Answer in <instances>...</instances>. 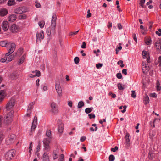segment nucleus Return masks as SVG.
Listing matches in <instances>:
<instances>
[{
	"label": "nucleus",
	"mask_w": 161,
	"mask_h": 161,
	"mask_svg": "<svg viewBox=\"0 0 161 161\" xmlns=\"http://www.w3.org/2000/svg\"><path fill=\"white\" fill-rule=\"evenodd\" d=\"M64 156L63 154H62L60 156V158L59 159V161H64Z\"/></svg>",
	"instance_id": "5fc2aeb1"
},
{
	"label": "nucleus",
	"mask_w": 161,
	"mask_h": 161,
	"mask_svg": "<svg viewBox=\"0 0 161 161\" xmlns=\"http://www.w3.org/2000/svg\"><path fill=\"white\" fill-rule=\"evenodd\" d=\"M58 131L60 133L62 134L63 132L64 127V124L60 120H58Z\"/></svg>",
	"instance_id": "6e6552de"
},
{
	"label": "nucleus",
	"mask_w": 161,
	"mask_h": 161,
	"mask_svg": "<svg viewBox=\"0 0 161 161\" xmlns=\"http://www.w3.org/2000/svg\"><path fill=\"white\" fill-rule=\"evenodd\" d=\"M152 41L150 38H147L145 40L146 44L147 45H150Z\"/></svg>",
	"instance_id": "4c0bfd02"
},
{
	"label": "nucleus",
	"mask_w": 161,
	"mask_h": 161,
	"mask_svg": "<svg viewBox=\"0 0 161 161\" xmlns=\"http://www.w3.org/2000/svg\"><path fill=\"white\" fill-rule=\"evenodd\" d=\"M158 62L159 63V65L161 66V56H159L158 58Z\"/></svg>",
	"instance_id": "774afa93"
},
{
	"label": "nucleus",
	"mask_w": 161,
	"mask_h": 161,
	"mask_svg": "<svg viewBox=\"0 0 161 161\" xmlns=\"http://www.w3.org/2000/svg\"><path fill=\"white\" fill-rule=\"evenodd\" d=\"M79 30L75 32H71L69 33V36H72L73 35H75L77 34L78 33V32H79Z\"/></svg>",
	"instance_id": "a18cd8bd"
},
{
	"label": "nucleus",
	"mask_w": 161,
	"mask_h": 161,
	"mask_svg": "<svg viewBox=\"0 0 161 161\" xmlns=\"http://www.w3.org/2000/svg\"><path fill=\"white\" fill-rule=\"evenodd\" d=\"M132 94L131 95V96L133 98H135L136 97V95L135 92L134 90H132L131 91Z\"/></svg>",
	"instance_id": "c03bdc74"
},
{
	"label": "nucleus",
	"mask_w": 161,
	"mask_h": 161,
	"mask_svg": "<svg viewBox=\"0 0 161 161\" xmlns=\"http://www.w3.org/2000/svg\"><path fill=\"white\" fill-rule=\"evenodd\" d=\"M2 27L3 30L7 31L9 28L8 23V22L7 21H3L2 24Z\"/></svg>",
	"instance_id": "dca6fc26"
},
{
	"label": "nucleus",
	"mask_w": 161,
	"mask_h": 161,
	"mask_svg": "<svg viewBox=\"0 0 161 161\" xmlns=\"http://www.w3.org/2000/svg\"><path fill=\"white\" fill-rule=\"evenodd\" d=\"M23 52V49L22 48H19L17 52V53L15 54V56H17L18 57L20 56Z\"/></svg>",
	"instance_id": "5701e85b"
},
{
	"label": "nucleus",
	"mask_w": 161,
	"mask_h": 161,
	"mask_svg": "<svg viewBox=\"0 0 161 161\" xmlns=\"http://www.w3.org/2000/svg\"><path fill=\"white\" fill-rule=\"evenodd\" d=\"M58 153V150L57 149L55 151H54L53 153V158L54 159H56L58 158L57 153Z\"/></svg>",
	"instance_id": "bb28decb"
},
{
	"label": "nucleus",
	"mask_w": 161,
	"mask_h": 161,
	"mask_svg": "<svg viewBox=\"0 0 161 161\" xmlns=\"http://www.w3.org/2000/svg\"><path fill=\"white\" fill-rule=\"evenodd\" d=\"M86 43L85 42L82 43L81 47L82 48H86Z\"/></svg>",
	"instance_id": "69168bd1"
},
{
	"label": "nucleus",
	"mask_w": 161,
	"mask_h": 161,
	"mask_svg": "<svg viewBox=\"0 0 161 161\" xmlns=\"http://www.w3.org/2000/svg\"><path fill=\"white\" fill-rule=\"evenodd\" d=\"M74 62L76 64H78L79 62V59L78 57H75L74 59Z\"/></svg>",
	"instance_id": "de8ad7c7"
},
{
	"label": "nucleus",
	"mask_w": 161,
	"mask_h": 161,
	"mask_svg": "<svg viewBox=\"0 0 161 161\" xmlns=\"http://www.w3.org/2000/svg\"><path fill=\"white\" fill-rule=\"evenodd\" d=\"M37 121V118L36 116H35L32 122V126L31 128V131H34L36 128Z\"/></svg>",
	"instance_id": "f8f14e48"
},
{
	"label": "nucleus",
	"mask_w": 161,
	"mask_h": 161,
	"mask_svg": "<svg viewBox=\"0 0 161 161\" xmlns=\"http://www.w3.org/2000/svg\"><path fill=\"white\" fill-rule=\"evenodd\" d=\"M142 55L143 56V58H147V63H150V62L149 54L147 51H143L142 53Z\"/></svg>",
	"instance_id": "9b49d317"
},
{
	"label": "nucleus",
	"mask_w": 161,
	"mask_h": 161,
	"mask_svg": "<svg viewBox=\"0 0 161 161\" xmlns=\"http://www.w3.org/2000/svg\"><path fill=\"white\" fill-rule=\"evenodd\" d=\"M7 44V41H2L0 42V46L2 47H6Z\"/></svg>",
	"instance_id": "f704fd0d"
},
{
	"label": "nucleus",
	"mask_w": 161,
	"mask_h": 161,
	"mask_svg": "<svg viewBox=\"0 0 161 161\" xmlns=\"http://www.w3.org/2000/svg\"><path fill=\"white\" fill-rule=\"evenodd\" d=\"M27 8L25 7H19L14 10V12L17 14H21L25 13L27 11Z\"/></svg>",
	"instance_id": "39448f33"
},
{
	"label": "nucleus",
	"mask_w": 161,
	"mask_h": 161,
	"mask_svg": "<svg viewBox=\"0 0 161 161\" xmlns=\"http://www.w3.org/2000/svg\"><path fill=\"white\" fill-rule=\"evenodd\" d=\"M156 34L160 36H161V29H159L158 31H156Z\"/></svg>",
	"instance_id": "603ef678"
},
{
	"label": "nucleus",
	"mask_w": 161,
	"mask_h": 161,
	"mask_svg": "<svg viewBox=\"0 0 161 161\" xmlns=\"http://www.w3.org/2000/svg\"><path fill=\"white\" fill-rule=\"evenodd\" d=\"M149 69V67L146 65L145 63H143L142 64V70L143 73H145Z\"/></svg>",
	"instance_id": "6ab92c4d"
},
{
	"label": "nucleus",
	"mask_w": 161,
	"mask_h": 161,
	"mask_svg": "<svg viewBox=\"0 0 161 161\" xmlns=\"http://www.w3.org/2000/svg\"><path fill=\"white\" fill-rule=\"evenodd\" d=\"M15 151L12 149L6 153L5 154V158L8 160H11L15 156Z\"/></svg>",
	"instance_id": "7ed1b4c3"
},
{
	"label": "nucleus",
	"mask_w": 161,
	"mask_h": 161,
	"mask_svg": "<svg viewBox=\"0 0 161 161\" xmlns=\"http://www.w3.org/2000/svg\"><path fill=\"white\" fill-rule=\"evenodd\" d=\"M44 33L43 31L42 30H41L39 32H37L36 34L37 42L39 41L40 42L41 39H42L44 38Z\"/></svg>",
	"instance_id": "9d476101"
},
{
	"label": "nucleus",
	"mask_w": 161,
	"mask_h": 161,
	"mask_svg": "<svg viewBox=\"0 0 161 161\" xmlns=\"http://www.w3.org/2000/svg\"><path fill=\"white\" fill-rule=\"evenodd\" d=\"M4 92L3 91L1 90L0 91V102L2 101L3 99Z\"/></svg>",
	"instance_id": "c85d7f7f"
},
{
	"label": "nucleus",
	"mask_w": 161,
	"mask_h": 161,
	"mask_svg": "<svg viewBox=\"0 0 161 161\" xmlns=\"http://www.w3.org/2000/svg\"><path fill=\"white\" fill-rule=\"evenodd\" d=\"M149 96L150 97H157V94L155 93H153L150 94L149 95Z\"/></svg>",
	"instance_id": "13d9d810"
},
{
	"label": "nucleus",
	"mask_w": 161,
	"mask_h": 161,
	"mask_svg": "<svg viewBox=\"0 0 161 161\" xmlns=\"http://www.w3.org/2000/svg\"><path fill=\"white\" fill-rule=\"evenodd\" d=\"M145 0H140V4L142 8H144V4L145 2Z\"/></svg>",
	"instance_id": "49530a36"
},
{
	"label": "nucleus",
	"mask_w": 161,
	"mask_h": 161,
	"mask_svg": "<svg viewBox=\"0 0 161 161\" xmlns=\"http://www.w3.org/2000/svg\"><path fill=\"white\" fill-rule=\"evenodd\" d=\"M84 105V103L83 101H80L78 104V108H80Z\"/></svg>",
	"instance_id": "ea45409f"
},
{
	"label": "nucleus",
	"mask_w": 161,
	"mask_h": 161,
	"mask_svg": "<svg viewBox=\"0 0 161 161\" xmlns=\"http://www.w3.org/2000/svg\"><path fill=\"white\" fill-rule=\"evenodd\" d=\"M49 151H45L42 156V161H50L48 156L49 153H48Z\"/></svg>",
	"instance_id": "4468645a"
},
{
	"label": "nucleus",
	"mask_w": 161,
	"mask_h": 161,
	"mask_svg": "<svg viewBox=\"0 0 161 161\" xmlns=\"http://www.w3.org/2000/svg\"><path fill=\"white\" fill-rule=\"evenodd\" d=\"M118 88L120 90H123L125 87V85H122V84L120 83H118L117 85Z\"/></svg>",
	"instance_id": "2f4dec72"
},
{
	"label": "nucleus",
	"mask_w": 161,
	"mask_h": 161,
	"mask_svg": "<svg viewBox=\"0 0 161 161\" xmlns=\"http://www.w3.org/2000/svg\"><path fill=\"white\" fill-rule=\"evenodd\" d=\"M88 116L90 119L95 118V116L94 114H88Z\"/></svg>",
	"instance_id": "bf43d9fd"
},
{
	"label": "nucleus",
	"mask_w": 161,
	"mask_h": 161,
	"mask_svg": "<svg viewBox=\"0 0 161 161\" xmlns=\"http://www.w3.org/2000/svg\"><path fill=\"white\" fill-rule=\"evenodd\" d=\"M32 73H36V74L33 75L31 74H30L29 75V77L31 78H33L36 76L39 77L41 76L40 72L39 70H36L35 71H32Z\"/></svg>",
	"instance_id": "2eb2a0df"
},
{
	"label": "nucleus",
	"mask_w": 161,
	"mask_h": 161,
	"mask_svg": "<svg viewBox=\"0 0 161 161\" xmlns=\"http://www.w3.org/2000/svg\"><path fill=\"white\" fill-rule=\"evenodd\" d=\"M118 149V148L117 146H115L114 148H112L111 150L114 152H115L116 150H117Z\"/></svg>",
	"instance_id": "864d4df0"
},
{
	"label": "nucleus",
	"mask_w": 161,
	"mask_h": 161,
	"mask_svg": "<svg viewBox=\"0 0 161 161\" xmlns=\"http://www.w3.org/2000/svg\"><path fill=\"white\" fill-rule=\"evenodd\" d=\"M92 110V109L91 108H87L85 109V112L86 113L89 114L91 112Z\"/></svg>",
	"instance_id": "37998d69"
},
{
	"label": "nucleus",
	"mask_w": 161,
	"mask_h": 161,
	"mask_svg": "<svg viewBox=\"0 0 161 161\" xmlns=\"http://www.w3.org/2000/svg\"><path fill=\"white\" fill-rule=\"evenodd\" d=\"M10 48L9 51V52H10L12 53L14 51L15 49L16 45L15 43H12L10 44Z\"/></svg>",
	"instance_id": "4be33fe9"
},
{
	"label": "nucleus",
	"mask_w": 161,
	"mask_h": 161,
	"mask_svg": "<svg viewBox=\"0 0 161 161\" xmlns=\"http://www.w3.org/2000/svg\"><path fill=\"white\" fill-rule=\"evenodd\" d=\"M46 135L48 138L51 139V131L50 130H48L46 131Z\"/></svg>",
	"instance_id": "7c9ffc66"
},
{
	"label": "nucleus",
	"mask_w": 161,
	"mask_h": 161,
	"mask_svg": "<svg viewBox=\"0 0 161 161\" xmlns=\"http://www.w3.org/2000/svg\"><path fill=\"white\" fill-rule=\"evenodd\" d=\"M133 37L134 41L136 42H137V38H136V35L135 34H134L133 35Z\"/></svg>",
	"instance_id": "0e129e2a"
},
{
	"label": "nucleus",
	"mask_w": 161,
	"mask_h": 161,
	"mask_svg": "<svg viewBox=\"0 0 161 161\" xmlns=\"http://www.w3.org/2000/svg\"><path fill=\"white\" fill-rule=\"evenodd\" d=\"M157 89L158 91L160 90L161 89V87L159 85V82L158 81L157 83Z\"/></svg>",
	"instance_id": "680f3d73"
},
{
	"label": "nucleus",
	"mask_w": 161,
	"mask_h": 161,
	"mask_svg": "<svg viewBox=\"0 0 161 161\" xmlns=\"http://www.w3.org/2000/svg\"><path fill=\"white\" fill-rule=\"evenodd\" d=\"M103 66V64L101 63H99L96 64V66L97 69H99L102 67Z\"/></svg>",
	"instance_id": "4d7b16f0"
},
{
	"label": "nucleus",
	"mask_w": 161,
	"mask_h": 161,
	"mask_svg": "<svg viewBox=\"0 0 161 161\" xmlns=\"http://www.w3.org/2000/svg\"><path fill=\"white\" fill-rule=\"evenodd\" d=\"M13 111L11 110L10 112L6 115L4 118V122L6 124H9L11 123L13 118Z\"/></svg>",
	"instance_id": "f257e3e1"
},
{
	"label": "nucleus",
	"mask_w": 161,
	"mask_h": 161,
	"mask_svg": "<svg viewBox=\"0 0 161 161\" xmlns=\"http://www.w3.org/2000/svg\"><path fill=\"white\" fill-rule=\"evenodd\" d=\"M15 0H9L7 4L9 6L13 5L15 4Z\"/></svg>",
	"instance_id": "473e14b6"
},
{
	"label": "nucleus",
	"mask_w": 161,
	"mask_h": 161,
	"mask_svg": "<svg viewBox=\"0 0 161 161\" xmlns=\"http://www.w3.org/2000/svg\"><path fill=\"white\" fill-rule=\"evenodd\" d=\"M35 5L37 8H40L41 6L40 3H38L37 1H36L35 2Z\"/></svg>",
	"instance_id": "3c124183"
},
{
	"label": "nucleus",
	"mask_w": 161,
	"mask_h": 161,
	"mask_svg": "<svg viewBox=\"0 0 161 161\" xmlns=\"http://www.w3.org/2000/svg\"><path fill=\"white\" fill-rule=\"evenodd\" d=\"M47 35L50 36L51 34H52V32H51L50 28H47Z\"/></svg>",
	"instance_id": "09e8293b"
},
{
	"label": "nucleus",
	"mask_w": 161,
	"mask_h": 161,
	"mask_svg": "<svg viewBox=\"0 0 161 161\" xmlns=\"http://www.w3.org/2000/svg\"><path fill=\"white\" fill-rule=\"evenodd\" d=\"M51 111L53 114H55L58 113V110L57 108L56 103L54 102H52L51 105Z\"/></svg>",
	"instance_id": "1a4fd4ad"
},
{
	"label": "nucleus",
	"mask_w": 161,
	"mask_h": 161,
	"mask_svg": "<svg viewBox=\"0 0 161 161\" xmlns=\"http://www.w3.org/2000/svg\"><path fill=\"white\" fill-rule=\"evenodd\" d=\"M8 13L7 10L5 8H3L0 10V15L2 16H5Z\"/></svg>",
	"instance_id": "aec40b11"
},
{
	"label": "nucleus",
	"mask_w": 161,
	"mask_h": 161,
	"mask_svg": "<svg viewBox=\"0 0 161 161\" xmlns=\"http://www.w3.org/2000/svg\"><path fill=\"white\" fill-rule=\"evenodd\" d=\"M56 90L59 96H61L62 94V90L60 85V82L59 81L55 82V86Z\"/></svg>",
	"instance_id": "0eeeda50"
},
{
	"label": "nucleus",
	"mask_w": 161,
	"mask_h": 161,
	"mask_svg": "<svg viewBox=\"0 0 161 161\" xmlns=\"http://www.w3.org/2000/svg\"><path fill=\"white\" fill-rule=\"evenodd\" d=\"M130 134L128 133H127L125 137V143L127 146H129L130 143L129 139Z\"/></svg>",
	"instance_id": "f3484780"
},
{
	"label": "nucleus",
	"mask_w": 161,
	"mask_h": 161,
	"mask_svg": "<svg viewBox=\"0 0 161 161\" xmlns=\"http://www.w3.org/2000/svg\"><path fill=\"white\" fill-rule=\"evenodd\" d=\"M32 142H31L30 144V146H29V153H30V154H31V151L32 150Z\"/></svg>",
	"instance_id": "8fccbe9b"
},
{
	"label": "nucleus",
	"mask_w": 161,
	"mask_h": 161,
	"mask_svg": "<svg viewBox=\"0 0 161 161\" xmlns=\"http://www.w3.org/2000/svg\"><path fill=\"white\" fill-rule=\"evenodd\" d=\"M155 46L157 49L159 50L161 49V43L157 41L156 42Z\"/></svg>",
	"instance_id": "c756f323"
},
{
	"label": "nucleus",
	"mask_w": 161,
	"mask_h": 161,
	"mask_svg": "<svg viewBox=\"0 0 161 161\" xmlns=\"http://www.w3.org/2000/svg\"><path fill=\"white\" fill-rule=\"evenodd\" d=\"M41 147V145L40 142H38V144L35 149L36 153H37L40 151Z\"/></svg>",
	"instance_id": "e433bc0d"
},
{
	"label": "nucleus",
	"mask_w": 161,
	"mask_h": 161,
	"mask_svg": "<svg viewBox=\"0 0 161 161\" xmlns=\"http://www.w3.org/2000/svg\"><path fill=\"white\" fill-rule=\"evenodd\" d=\"M27 17V15L25 14H23L19 15V19H24Z\"/></svg>",
	"instance_id": "58836bf2"
},
{
	"label": "nucleus",
	"mask_w": 161,
	"mask_h": 161,
	"mask_svg": "<svg viewBox=\"0 0 161 161\" xmlns=\"http://www.w3.org/2000/svg\"><path fill=\"white\" fill-rule=\"evenodd\" d=\"M97 127H96L95 128V129H94L93 128V127H91L90 128V130L91 131H96L97 130Z\"/></svg>",
	"instance_id": "052dcab7"
},
{
	"label": "nucleus",
	"mask_w": 161,
	"mask_h": 161,
	"mask_svg": "<svg viewBox=\"0 0 161 161\" xmlns=\"http://www.w3.org/2000/svg\"><path fill=\"white\" fill-rule=\"evenodd\" d=\"M149 102V98L147 95H146L144 97L143 99V102L145 104H147Z\"/></svg>",
	"instance_id": "393cba45"
},
{
	"label": "nucleus",
	"mask_w": 161,
	"mask_h": 161,
	"mask_svg": "<svg viewBox=\"0 0 161 161\" xmlns=\"http://www.w3.org/2000/svg\"><path fill=\"white\" fill-rule=\"evenodd\" d=\"M7 58H5V57L3 58H1L0 59V61L1 62L3 63V62H4L5 61H6L7 60Z\"/></svg>",
	"instance_id": "e2e57ef3"
},
{
	"label": "nucleus",
	"mask_w": 161,
	"mask_h": 161,
	"mask_svg": "<svg viewBox=\"0 0 161 161\" xmlns=\"http://www.w3.org/2000/svg\"><path fill=\"white\" fill-rule=\"evenodd\" d=\"M86 139L85 136H82L80 138V141L81 142L84 141Z\"/></svg>",
	"instance_id": "338daca9"
},
{
	"label": "nucleus",
	"mask_w": 161,
	"mask_h": 161,
	"mask_svg": "<svg viewBox=\"0 0 161 161\" xmlns=\"http://www.w3.org/2000/svg\"><path fill=\"white\" fill-rule=\"evenodd\" d=\"M57 16L56 14H53L52 15L51 20V25L56 26V20Z\"/></svg>",
	"instance_id": "a211bd4d"
},
{
	"label": "nucleus",
	"mask_w": 161,
	"mask_h": 161,
	"mask_svg": "<svg viewBox=\"0 0 161 161\" xmlns=\"http://www.w3.org/2000/svg\"><path fill=\"white\" fill-rule=\"evenodd\" d=\"M38 24L41 28H43L45 25V23L44 21L42 20L39 22Z\"/></svg>",
	"instance_id": "72a5a7b5"
},
{
	"label": "nucleus",
	"mask_w": 161,
	"mask_h": 161,
	"mask_svg": "<svg viewBox=\"0 0 161 161\" xmlns=\"http://www.w3.org/2000/svg\"><path fill=\"white\" fill-rule=\"evenodd\" d=\"M25 56L24 55H23L19 60V61L18 62V64L19 65H21L24 62L25 59Z\"/></svg>",
	"instance_id": "b1692460"
},
{
	"label": "nucleus",
	"mask_w": 161,
	"mask_h": 161,
	"mask_svg": "<svg viewBox=\"0 0 161 161\" xmlns=\"http://www.w3.org/2000/svg\"><path fill=\"white\" fill-rule=\"evenodd\" d=\"M116 76L117 78L119 79H120L122 77V75L120 73H118L117 74Z\"/></svg>",
	"instance_id": "6e6d98bb"
},
{
	"label": "nucleus",
	"mask_w": 161,
	"mask_h": 161,
	"mask_svg": "<svg viewBox=\"0 0 161 161\" xmlns=\"http://www.w3.org/2000/svg\"><path fill=\"white\" fill-rule=\"evenodd\" d=\"M51 139L49 138H45L43 141L45 151H49L50 150V147L49 145V144Z\"/></svg>",
	"instance_id": "f03ea898"
},
{
	"label": "nucleus",
	"mask_w": 161,
	"mask_h": 161,
	"mask_svg": "<svg viewBox=\"0 0 161 161\" xmlns=\"http://www.w3.org/2000/svg\"><path fill=\"white\" fill-rule=\"evenodd\" d=\"M15 101L14 99H11L7 103L6 106V108L8 111L12 109L15 104Z\"/></svg>",
	"instance_id": "423d86ee"
},
{
	"label": "nucleus",
	"mask_w": 161,
	"mask_h": 161,
	"mask_svg": "<svg viewBox=\"0 0 161 161\" xmlns=\"http://www.w3.org/2000/svg\"><path fill=\"white\" fill-rule=\"evenodd\" d=\"M16 136L14 134H11L6 138V142L7 145H10L13 143L14 141Z\"/></svg>",
	"instance_id": "20e7f679"
},
{
	"label": "nucleus",
	"mask_w": 161,
	"mask_h": 161,
	"mask_svg": "<svg viewBox=\"0 0 161 161\" xmlns=\"http://www.w3.org/2000/svg\"><path fill=\"white\" fill-rule=\"evenodd\" d=\"M19 30V27L18 26L15 24L12 25L10 28V30L13 33L16 32L18 31Z\"/></svg>",
	"instance_id": "ddd939ff"
},
{
	"label": "nucleus",
	"mask_w": 161,
	"mask_h": 161,
	"mask_svg": "<svg viewBox=\"0 0 161 161\" xmlns=\"http://www.w3.org/2000/svg\"><path fill=\"white\" fill-rule=\"evenodd\" d=\"M55 27L56 26H53L51 25L48 28L50 29L51 32H52V34H54L55 32Z\"/></svg>",
	"instance_id": "cd10ccee"
},
{
	"label": "nucleus",
	"mask_w": 161,
	"mask_h": 161,
	"mask_svg": "<svg viewBox=\"0 0 161 161\" xmlns=\"http://www.w3.org/2000/svg\"><path fill=\"white\" fill-rule=\"evenodd\" d=\"M114 156L113 155H110L109 157V161H114Z\"/></svg>",
	"instance_id": "79ce46f5"
},
{
	"label": "nucleus",
	"mask_w": 161,
	"mask_h": 161,
	"mask_svg": "<svg viewBox=\"0 0 161 161\" xmlns=\"http://www.w3.org/2000/svg\"><path fill=\"white\" fill-rule=\"evenodd\" d=\"M15 56V54H14V53L9 56L8 58V61L9 62L12 61L14 58Z\"/></svg>",
	"instance_id": "c9c22d12"
},
{
	"label": "nucleus",
	"mask_w": 161,
	"mask_h": 161,
	"mask_svg": "<svg viewBox=\"0 0 161 161\" xmlns=\"http://www.w3.org/2000/svg\"><path fill=\"white\" fill-rule=\"evenodd\" d=\"M16 19V16L14 14H12L10 15L8 18V21L13 22L15 21Z\"/></svg>",
	"instance_id": "412c9836"
},
{
	"label": "nucleus",
	"mask_w": 161,
	"mask_h": 161,
	"mask_svg": "<svg viewBox=\"0 0 161 161\" xmlns=\"http://www.w3.org/2000/svg\"><path fill=\"white\" fill-rule=\"evenodd\" d=\"M9 78L12 80L15 79L17 78V76L15 73H14L10 74Z\"/></svg>",
	"instance_id": "a878e982"
},
{
	"label": "nucleus",
	"mask_w": 161,
	"mask_h": 161,
	"mask_svg": "<svg viewBox=\"0 0 161 161\" xmlns=\"http://www.w3.org/2000/svg\"><path fill=\"white\" fill-rule=\"evenodd\" d=\"M31 111L29 109H27V114L25 116L26 117H30L31 116Z\"/></svg>",
	"instance_id": "a19ab883"
}]
</instances>
